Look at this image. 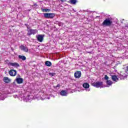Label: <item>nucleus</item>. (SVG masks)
I'll return each instance as SVG.
<instances>
[{
  "mask_svg": "<svg viewBox=\"0 0 128 128\" xmlns=\"http://www.w3.org/2000/svg\"><path fill=\"white\" fill-rule=\"evenodd\" d=\"M112 24V21L110 18H106L102 24V26H110Z\"/></svg>",
  "mask_w": 128,
  "mask_h": 128,
  "instance_id": "nucleus-1",
  "label": "nucleus"
},
{
  "mask_svg": "<svg viewBox=\"0 0 128 128\" xmlns=\"http://www.w3.org/2000/svg\"><path fill=\"white\" fill-rule=\"evenodd\" d=\"M44 16L46 18H54L56 16V14L54 13H44Z\"/></svg>",
  "mask_w": 128,
  "mask_h": 128,
  "instance_id": "nucleus-2",
  "label": "nucleus"
},
{
  "mask_svg": "<svg viewBox=\"0 0 128 128\" xmlns=\"http://www.w3.org/2000/svg\"><path fill=\"white\" fill-rule=\"evenodd\" d=\"M38 32L37 30H32L29 29L28 30V36H32V34H36Z\"/></svg>",
  "mask_w": 128,
  "mask_h": 128,
  "instance_id": "nucleus-3",
  "label": "nucleus"
},
{
  "mask_svg": "<svg viewBox=\"0 0 128 128\" xmlns=\"http://www.w3.org/2000/svg\"><path fill=\"white\" fill-rule=\"evenodd\" d=\"M92 86H94L95 88H100V86H102V82H94L92 84Z\"/></svg>",
  "mask_w": 128,
  "mask_h": 128,
  "instance_id": "nucleus-4",
  "label": "nucleus"
},
{
  "mask_svg": "<svg viewBox=\"0 0 128 128\" xmlns=\"http://www.w3.org/2000/svg\"><path fill=\"white\" fill-rule=\"evenodd\" d=\"M36 37L38 42H42L44 38V35L38 34L37 35Z\"/></svg>",
  "mask_w": 128,
  "mask_h": 128,
  "instance_id": "nucleus-5",
  "label": "nucleus"
},
{
  "mask_svg": "<svg viewBox=\"0 0 128 128\" xmlns=\"http://www.w3.org/2000/svg\"><path fill=\"white\" fill-rule=\"evenodd\" d=\"M74 76L75 78H80L82 76V72L80 71H77L74 72Z\"/></svg>",
  "mask_w": 128,
  "mask_h": 128,
  "instance_id": "nucleus-6",
  "label": "nucleus"
},
{
  "mask_svg": "<svg viewBox=\"0 0 128 128\" xmlns=\"http://www.w3.org/2000/svg\"><path fill=\"white\" fill-rule=\"evenodd\" d=\"M118 78H120V80H124V78H126V75L124 72H120L118 76Z\"/></svg>",
  "mask_w": 128,
  "mask_h": 128,
  "instance_id": "nucleus-7",
  "label": "nucleus"
},
{
  "mask_svg": "<svg viewBox=\"0 0 128 128\" xmlns=\"http://www.w3.org/2000/svg\"><path fill=\"white\" fill-rule=\"evenodd\" d=\"M9 74L11 76H16V70H11L9 72Z\"/></svg>",
  "mask_w": 128,
  "mask_h": 128,
  "instance_id": "nucleus-8",
  "label": "nucleus"
},
{
  "mask_svg": "<svg viewBox=\"0 0 128 128\" xmlns=\"http://www.w3.org/2000/svg\"><path fill=\"white\" fill-rule=\"evenodd\" d=\"M16 80L18 84H22V82H24V79L21 78L16 77Z\"/></svg>",
  "mask_w": 128,
  "mask_h": 128,
  "instance_id": "nucleus-9",
  "label": "nucleus"
},
{
  "mask_svg": "<svg viewBox=\"0 0 128 128\" xmlns=\"http://www.w3.org/2000/svg\"><path fill=\"white\" fill-rule=\"evenodd\" d=\"M60 94L62 96H68V92L65 90H62L60 92Z\"/></svg>",
  "mask_w": 128,
  "mask_h": 128,
  "instance_id": "nucleus-10",
  "label": "nucleus"
},
{
  "mask_svg": "<svg viewBox=\"0 0 128 128\" xmlns=\"http://www.w3.org/2000/svg\"><path fill=\"white\" fill-rule=\"evenodd\" d=\"M10 64L12 66H14L15 68H18L20 66V64L16 62H10Z\"/></svg>",
  "mask_w": 128,
  "mask_h": 128,
  "instance_id": "nucleus-11",
  "label": "nucleus"
},
{
  "mask_svg": "<svg viewBox=\"0 0 128 128\" xmlns=\"http://www.w3.org/2000/svg\"><path fill=\"white\" fill-rule=\"evenodd\" d=\"M112 79L114 82H118V78L116 75L112 76Z\"/></svg>",
  "mask_w": 128,
  "mask_h": 128,
  "instance_id": "nucleus-12",
  "label": "nucleus"
},
{
  "mask_svg": "<svg viewBox=\"0 0 128 128\" xmlns=\"http://www.w3.org/2000/svg\"><path fill=\"white\" fill-rule=\"evenodd\" d=\"M21 50H24L26 52H28V47L25 46H22L21 47Z\"/></svg>",
  "mask_w": 128,
  "mask_h": 128,
  "instance_id": "nucleus-13",
  "label": "nucleus"
},
{
  "mask_svg": "<svg viewBox=\"0 0 128 128\" xmlns=\"http://www.w3.org/2000/svg\"><path fill=\"white\" fill-rule=\"evenodd\" d=\"M82 86L84 88H89L90 84H88V83L85 82L83 84Z\"/></svg>",
  "mask_w": 128,
  "mask_h": 128,
  "instance_id": "nucleus-14",
  "label": "nucleus"
},
{
  "mask_svg": "<svg viewBox=\"0 0 128 128\" xmlns=\"http://www.w3.org/2000/svg\"><path fill=\"white\" fill-rule=\"evenodd\" d=\"M4 80L6 84H8L10 83V80L8 77H4Z\"/></svg>",
  "mask_w": 128,
  "mask_h": 128,
  "instance_id": "nucleus-15",
  "label": "nucleus"
},
{
  "mask_svg": "<svg viewBox=\"0 0 128 128\" xmlns=\"http://www.w3.org/2000/svg\"><path fill=\"white\" fill-rule=\"evenodd\" d=\"M18 58H20V60H26V56L19 55Z\"/></svg>",
  "mask_w": 128,
  "mask_h": 128,
  "instance_id": "nucleus-16",
  "label": "nucleus"
},
{
  "mask_svg": "<svg viewBox=\"0 0 128 128\" xmlns=\"http://www.w3.org/2000/svg\"><path fill=\"white\" fill-rule=\"evenodd\" d=\"M45 64L46 66H52V62L50 61H46Z\"/></svg>",
  "mask_w": 128,
  "mask_h": 128,
  "instance_id": "nucleus-17",
  "label": "nucleus"
},
{
  "mask_svg": "<svg viewBox=\"0 0 128 128\" xmlns=\"http://www.w3.org/2000/svg\"><path fill=\"white\" fill-rule=\"evenodd\" d=\"M106 84H108V86H112V82L110 80H107Z\"/></svg>",
  "mask_w": 128,
  "mask_h": 128,
  "instance_id": "nucleus-18",
  "label": "nucleus"
},
{
  "mask_svg": "<svg viewBox=\"0 0 128 128\" xmlns=\"http://www.w3.org/2000/svg\"><path fill=\"white\" fill-rule=\"evenodd\" d=\"M70 2L72 4H76V0H70Z\"/></svg>",
  "mask_w": 128,
  "mask_h": 128,
  "instance_id": "nucleus-19",
  "label": "nucleus"
},
{
  "mask_svg": "<svg viewBox=\"0 0 128 128\" xmlns=\"http://www.w3.org/2000/svg\"><path fill=\"white\" fill-rule=\"evenodd\" d=\"M50 9H48V8H43L42 9V11L44 12H50Z\"/></svg>",
  "mask_w": 128,
  "mask_h": 128,
  "instance_id": "nucleus-20",
  "label": "nucleus"
},
{
  "mask_svg": "<svg viewBox=\"0 0 128 128\" xmlns=\"http://www.w3.org/2000/svg\"><path fill=\"white\" fill-rule=\"evenodd\" d=\"M104 80H108V76L106 75H105Z\"/></svg>",
  "mask_w": 128,
  "mask_h": 128,
  "instance_id": "nucleus-21",
  "label": "nucleus"
},
{
  "mask_svg": "<svg viewBox=\"0 0 128 128\" xmlns=\"http://www.w3.org/2000/svg\"><path fill=\"white\" fill-rule=\"evenodd\" d=\"M54 74H56L54 73H49V75L50 76H54Z\"/></svg>",
  "mask_w": 128,
  "mask_h": 128,
  "instance_id": "nucleus-22",
  "label": "nucleus"
},
{
  "mask_svg": "<svg viewBox=\"0 0 128 128\" xmlns=\"http://www.w3.org/2000/svg\"><path fill=\"white\" fill-rule=\"evenodd\" d=\"M60 84H58L56 86V88H60Z\"/></svg>",
  "mask_w": 128,
  "mask_h": 128,
  "instance_id": "nucleus-23",
  "label": "nucleus"
},
{
  "mask_svg": "<svg viewBox=\"0 0 128 128\" xmlns=\"http://www.w3.org/2000/svg\"><path fill=\"white\" fill-rule=\"evenodd\" d=\"M38 6V4H34V6Z\"/></svg>",
  "mask_w": 128,
  "mask_h": 128,
  "instance_id": "nucleus-24",
  "label": "nucleus"
},
{
  "mask_svg": "<svg viewBox=\"0 0 128 128\" xmlns=\"http://www.w3.org/2000/svg\"><path fill=\"white\" fill-rule=\"evenodd\" d=\"M61 0V2H66V0Z\"/></svg>",
  "mask_w": 128,
  "mask_h": 128,
  "instance_id": "nucleus-25",
  "label": "nucleus"
},
{
  "mask_svg": "<svg viewBox=\"0 0 128 128\" xmlns=\"http://www.w3.org/2000/svg\"><path fill=\"white\" fill-rule=\"evenodd\" d=\"M120 22H121V24H123L124 23L122 20H120Z\"/></svg>",
  "mask_w": 128,
  "mask_h": 128,
  "instance_id": "nucleus-26",
  "label": "nucleus"
},
{
  "mask_svg": "<svg viewBox=\"0 0 128 128\" xmlns=\"http://www.w3.org/2000/svg\"><path fill=\"white\" fill-rule=\"evenodd\" d=\"M90 90H87L88 92H90Z\"/></svg>",
  "mask_w": 128,
  "mask_h": 128,
  "instance_id": "nucleus-27",
  "label": "nucleus"
},
{
  "mask_svg": "<svg viewBox=\"0 0 128 128\" xmlns=\"http://www.w3.org/2000/svg\"><path fill=\"white\" fill-rule=\"evenodd\" d=\"M60 24H62V23H60V24H59V26H60Z\"/></svg>",
  "mask_w": 128,
  "mask_h": 128,
  "instance_id": "nucleus-28",
  "label": "nucleus"
},
{
  "mask_svg": "<svg viewBox=\"0 0 128 128\" xmlns=\"http://www.w3.org/2000/svg\"><path fill=\"white\" fill-rule=\"evenodd\" d=\"M18 76H20V75H18Z\"/></svg>",
  "mask_w": 128,
  "mask_h": 128,
  "instance_id": "nucleus-29",
  "label": "nucleus"
},
{
  "mask_svg": "<svg viewBox=\"0 0 128 128\" xmlns=\"http://www.w3.org/2000/svg\"><path fill=\"white\" fill-rule=\"evenodd\" d=\"M122 20H124L123 19Z\"/></svg>",
  "mask_w": 128,
  "mask_h": 128,
  "instance_id": "nucleus-30",
  "label": "nucleus"
}]
</instances>
